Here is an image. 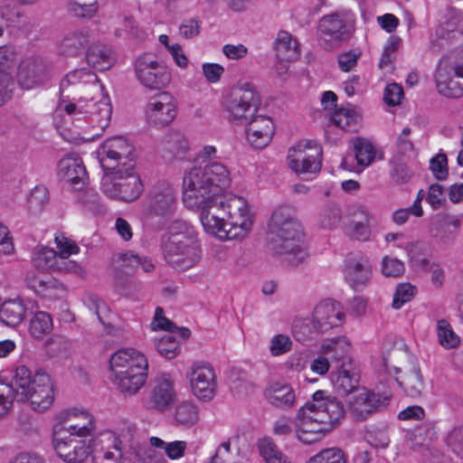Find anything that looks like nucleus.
Wrapping results in <instances>:
<instances>
[{
	"label": "nucleus",
	"mask_w": 463,
	"mask_h": 463,
	"mask_svg": "<svg viewBox=\"0 0 463 463\" xmlns=\"http://www.w3.org/2000/svg\"><path fill=\"white\" fill-rule=\"evenodd\" d=\"M190 382L194 394L200 400L210 401L215 394V374L209 365H196L192 368Z\"/></svg>",
	"instance_id": "obj_21"
},
{
	"label": "nucleus",
	"mask_w": 463,
	"mask_h": 463,
	"mask_svg": "<svg viewBox=\"0 0 463 463\" xmlns=\"http://www.w3.org/2000/svg\"><path fill=\"white\" fill-rule=\"evenodd\" d=\"M331 383L335 392L340 396H347L354 391H360V373L354 364H346L345 367L331 373Z\"/></svg>",
	"instance_id": "obj_24"
},
{
	"label": "nucleus",
	"mask_w": 463,
	"mask_h": 463,
	"mask_svg": "<svg viewBox=\"0 0 463 463\" xmlns=\"http://www.w3.org/2000/svg\"><path fill=\"white\" fill-rule=\"evenodd\" d=\"M463 223V214L438 213L431 222L430 232L432 238L443 245L452 244Z\"/></svg>",
	"instance_id": "obj_19"
},
{
	"label": "nucleus",
	"mask_w": 463,
	"mask_h": 463,
	"mask_svg": "<svg viewBox=\"0 0 463 463\" xmlns=\"http://www.w3.org/2000/svg\"><path fill=\"white\" fill-rule=\"evenodd\" d=\"M355 14L350 9H339L322 16L317 24V40L326 51L338 49L354 34Z\"/></svg>",
	"instance_id": "obj_8"
},
{
	"label": "nucleus",
	"mask_w": 463,
	"mask_h": 463,
	"mask_svg": "<svg viewBox=\"0 0 463 463\" xmlns=\"http://www.w3.org/2000/svg\"><path fill=\"white\" fill-rule=\"evenodd\" d=\"M175 399L173 381L168 374L156 379L150 394V403L154 409L165 412Z\"/></svg>",
	"instance_id": "obj_28"
},
{
	"label": "nucleus",
	"mask_w": 463,
	"mask_h": 463,
	"mask_svg": "<svg viewBox=\"0 0 463 463\" xmlns=\"http://www.w3.org/2000/svg\"><path fill=\"white\" fill-rule=\"evenodd\" d=\"M427 202L430 206L437 210L446 202L444 196V187L439 184H433L430 186Z\"/></svg>",
	"instance_id": "obj_64"
},
{
	"label": "nucleus",
	"mask_w": 463,
	"mask_h": 463,
	"mask_svg": "<svg viewBox=\"0 0 463 463\" xmlns=\"http://www.w3.org/2000/svg\"><path fill=\"white\" fill-rule=\"evenodd\" d=\"M225 207L227 216H232L234 218L240 213H243V215L250 214L247 202L240 196H234L225 200Z\"/></svg>",
	"instance_id": "obj_59"
},
{
	"label": "nucleus",
	"mask_w": 463,
	"mask_h": 463,
	"mask_svg": "<svg viewBox=\"0 0 463 463\" xmlns=\"http://www.w3.org/2000/svg\"><path fill=\"white\" fill-rule=\"evenodd\" d=\"M264 395L272 406L280 410L290 409L296 402L295 392L288 383H273L266 388Z\"/></svg>",
	"instance_id": "obj_33"
},
{
	"label": "nucleus",
	"mask_w": 463,
	"mask_h": 463,
	"mask_svg": "<svg viewBox=\"0 0 463 463\" xmlns=\"http://www.w3.org/2000/svg\"><path fill=\"white\" fill-rule=\"evenodd\" d=\"M59 253L49 248H41L34 252L33 262L35 268L43 271H54Z\"/></svg>",
	"instance_id": "obj_47"
},
{
	"label": "nucleus",
	"mask_w": 463,
	"mask_h": 463,
	"mask_svg": "<svg viewBox=\"0 0 463 463\" xmlns=\"http://www.w3.org/2000/svg\"><path fill=\"white\" fill-rule=\"evenodd\" d=\"M189 145L184 135L176 130L167 132L161 141L162 156L165 161L182 160L188 152Z\"/></svg>",
	"instance_id": "obj_30"
},
{
	"label": "nucleus",
	"mask_w": 463,
	"mask_h": 463,
	"mask_svg": "<svg viewBox=\"0 0 463 463\" xmlns=\"http://www.w3.org/2000/svg\"><path fill=\"white\" fill-rule=\"evenodd\" d=\"M63 424L53 426V447L57 455L66 463H82L94 450L96 439H87L94 430L93 417L89 412H81L87 422L83 424H69L71 417Z\"/></svg>",
	"instance_id": "obj_3"
},
{
	"label": "nucleus",
	"mask_w": 463,
	"mask_h": 463,
	"mask_svg": "<svg viewBox=\"0 0 463 463\" xmlns=\"http://www.w3.org/2000/svg\"><path fill=\"white\" fill-rule=\"evenodd\" d=\"M157 352L167 359H173L179 354V343L172 335H167L155 341Z\"/></svg>",
	"instance_id": "obj_50"
},
{
	"label": "nucleus",
	"mask_w": 463,
	"mask_h": 463,
	"mask_svg": "<svg viewBox=\"0 0 463 463\" xmlns=\"http://www.w3.org/2000/svg\"><path fill=\"white\" fill-rule=\"evenodd\" d=\"M147 366H137L126 371V373L113 376V382L118 389L128 395H133L144 385L147 377Z\"/></svg>",
	"instance_id": "obj_32"
},
{
	"label": "nucleus",
	"mask_w": 463,
	"mask_h": 463,
	"mask_svg": "<svg viewBox=\"0 0 463 463\" xmlns=\"http://www.w3.org/2000/svg\"><path fill=\"white\" fill-rule=\"evenodd\" d=\"M17 61V54L14 47H0V73H10Z\"/></svg>",
	"instance_id": "obj_58"
},
{
	"label": "nucleus",
	"mask_w": 463,
	"mask_h": 463,
	"mask_svg": "<svg viewBox=\"0 0 463 463\" xmlns=\"http://www.w3.org/2000/svg\"><path fill=\"white\" fill-rule=\"evenodd\" d=\"M398 383L411 396L415 397L421 394L424 389L423 377L419 368L414 367L408 373L403 381L397 379Z\"/></svg>",
	"instance_id": "obj_48"
},
{
	"label": "nucleus",
	"mask_w": 463,
	"mask_h": 463,
	"mask_svg": "<svg viewBox=\"0 0 463 463\" xmlns=\"http://www.w3.org/2000/svg\"><path fill=\"white\" fill-rule=\"evenodd\" d=\"M148 363L143 354L133 348H123L115 352L109 360V367L115 375L126 373V371L137 366H147Z\"/></svg>",
	"instance_id": "obj_26"
},
{
	"label": "nucleus",
	"mask_w": 463,
	"mask_h": 463,
	"mask_svg": "<svg viewBox=\"0 0 463 463\" xmlns=\"http://www.w3.org/2000/svg\"><path fill=\"white\" fill-rule=\"evenodd\" d=\"M438 92L449 99L463 96V63L439 64L435 73Z\"/></svg>",
	"instance_id": "obj_16"
},
{
	"label": "nucleus",
	"mask_w": 463,
	"mask_h": 463,
	"mask_svg": "<svg viewBox=\"0 0 463 463\" xmlns=\"http://www.w3.org/2000/svg\"><path fill=\"white\" fill-rule=\"evenodd\" d=\"M66 113L67 121H80L82 118L88 121L93 127H97L100 131H104L109 125L112 109L106 99L99 101L89 100L84 106H77L73 103L59 104L55 110V115Z\"/></svg>",
	"instance_id": "obj_12"
},
{
	"label": "nucleus",
	"mask_w": 463,
	"mask_h": 463,
	"mask_svg": "<svg viewBox=\"0 0 463 463\" xmlns=\"http://www.w3.org/2000/svg\"><path fill=\"white\" fill-rule=\"evenodd\" d=\"M345 315L340 303L326 299L318 303L310 318L296 322L293 327L295 338L301 343L313 338V335L325 334L344 323Z\"/></svg>",
	"instance_id": "obj_7"
},
{
	"label": "nucleus",
	"mask_w": 463,
	"mask_h": 463,
	"mask_svg": "<svg viewBox=\"0 0 463 463\" xmlns=\"http://www.w3.org/2000/svg\"><path fill=\"white\" fill-rule=\"evenodd\" d=\"M416 292V288L410 283H401L397 286L393 295L392 307L400 309L405 303L410 302Z\"/></svg>",
	"instance_id": "obj_56"
},
{
	"label": "nucleus",
	"mask_w": 463,
	"mask_h": 463,
	"mask_svg": "<svg viewBox=\"0 0 463 463\" xmlns=\"http://www.w3.org/2000/svg\"><path fill=\"white\" fill-rule=\"evenodd\" d=\"M432 431L427 426L415 428L408 433V440L411 442L410 447L413 450H418L423 447H427L432 439Z\"/></svg>",
	"instance_id": "obj_51"
},
{
	"label": "nucleus",
	"mask_w": 463,
	"mask_h": 463,
	"mask_svg": "<svg viewBox=\"0 0 463 463\" xmlns=\"http://www.w3.org/2000/svg\"><path fill=\"white\" fill-rule=\"evenodd\" d=\"M86 304L90 312L97 317L99 322L105 323L106 313L109 311L108 306L96 296H89Z\"/></svg>",
	"instance_id": "obj_62"
},
{
	"label": "nucleus",
	"mask_w": 463,
	"mask_h": 463,
	"mask_svg": "<svg viewBox=\"0 0 463 463\" xmlns=\"http://www.w3.org/2000/svg\"><path fill=\"white\" fill-rule=\"evenodd\" d=\"M437 335L439 344L445 349L456 348L460 343L459 336L446 319H439L437 322Z\"/></svg>",
	"instance_id": "obj_46"
},
{
	"label": "nucleus",
	"mask_w": 463,
	"mask_h": 463,
	"mask_svg": "<svg viewBox=\"0 0 463 463\" xmlns=\"http://www.w3.org/2000/svg\"><path fill=\"white\" fill-rule=\"evenodd\" d=\"M94 32L89 27L73 30L63 37L59 52L65 56H78L94 41Z\"/></svg>",
	"instance_id": "obj_25"
},
{
	"label": "nucleus",
	"mask_w": 463,
	"mask_h": 463,
	"mask_svg": "<svg viewBox=\"0 0 463 463\" xmlns=\"http://www.w3.org/2000/svg\"><path fill=\"white\" fill-rule=\"evenodd\" d=\"M153 330H165L168 333H176L182 339L190 337L191 331L187 327H177L171 320L165 317L164 309L157 307L155 312L154 320L151 324Z\"/></svg>",
	"instance_id": "obj_41"
},
{
	"label": "nucleus",
	"mask_w": 463,
	"mask_h": 463,
	"mask_svg": "<svg viewBox=\"0 0 463 463\" xmlns=\"http://www.w3.org/2000/svg\"><path fill=\"white\" fill-rule=\"evenodd\" d=\"M349 351L350 343L345 336L333 338L321 346V352L329 358L335 369L345 367L346 364H353Z\"/></svg>",
	"instance_id": "obj_29"
},
{
	"label": "nucleus",
	"mask_w": 463,
	"mask_h": 463,
	"mask_svg": "<svg viewBox=\"0 0 463 463\" xmlns=\"http://www.w3.org/2000/svg\"><path fill=\"white\" fill-rule=\"evenodd\" d=\"M260 452L267 463H288L285 456L269 439H264L259 445Z\"/></svg>",
	"instance_id": "obj_49"
},
{
	"label": "nucleus",
	"mask_w": 463,
	"mask_h": 463,
	"mask_svg": "<svg viewBox=\"0 0 463 463\" xmlns=\"http://www.w3.org/2000/svg\"><path fill=\"white\" fill-rule=\"evenodd\" d=\"M372 268L368 260L364 258L349 259L346 261L345 279L348 284L355 290L364 288L371 279Z\"/></svg>",
	"instance_id": "obj_31"
},
{
	"label": "nucleus",
	"mask_w": 463,
	"mask_h": 463,
	"mask_svg": "<svg viewBox=\"0 0 463 463\" xmlns=\"http://www.w3.org/2000/svg\"><path fill=\"white\" fill-rule=\"evenodd\" d=\"M52 319L43 311L37 312L30 320L29 332L33 338H43L52 330Z\"/></svg>",
	"instance_id": "obj_43"
},
{
	"label": "nucleus",
	"mask_w": 463,
	"mask_h": 463,
	"mask_svg": "<svg viewBox=\"0 0 463 463\" xmlns=\"http://www.w3.org/2000/svg\"><path fill=\"white\" fill-rule=\"evenodd\" d=\"M175 195L174 189L168 184H158L149 193L146 200L147 217L170 216L175 209Z\"/></svg>",
	"instance_id": "obj_18"
},
{
	"label": "nucleus",
	"mask_w": 463,
	"mask_h": 463,
	"mask_svg": "<svg viewBox=\"0 0 463 463\" xmlns=\"http://www.w3.org/2000/svg\"><path fill=\"white\" fill-rule=\"evenodd\" d=\"M9 399L20 402L30 401L35 411L48 409L53 402V388L49 374L37 372L33 374L25 365L15 367L8 386Z\"/></svg>",
	"instance_id": "obj_5"
},
{
	"label": "nucleus",
	"mask_w": 463,
	"mask_h": 463,
	"mask_svg": "<svg viewBox=\"0 0 463 463\" xmlns=\"http://www.w3.org/2000/svg\"><path fill=\"white\" fill-rule=\"evenodd\" d=\"M98 8V0H71L70 3V11L81 18L92 17Z\"/></svg>",
	"instance_id": "obj_52"
},
{
	"label": "nucleus",
	"mask_w": 463,
	"mask_h": 463,
	"mask_svg": "<svg viewBox=\"0 0 463 463\" xmlns=\"http://www.w3.org/2000/svg\"><path fill=\"white\" fill-rule=\"evenodd\" d=\"M135 74L139 83L151 90H161L171 81L168 69L152 53L139 55L134 63Z\"/></svg>",
	"instance_id": "obj_14"
},
{
	"label": "nucleus",
	"mask_w": 463,
	"mask_h": 463,
	"mask_svg": "<svg viewBox=\"0 0 463 463\" xmlns=\"http://www.w3.org/2000/svg\"><path fill=\"white\" fill-rule=\"evenodd\" d=\"M405 271L402 261L396 258L385 256L382 260V272L385 277L398 278Z\"/></svg>",
	"instance_id": "obj_57"
},
{
	"label": "nucleus",
	"mask_w": 463,
	"mask_h": 463,
	"mask_svg": "<svg viewBox=\"0 0 463 463\" xmlns=\"http://www.w3.org/2000/svg\"><path fill=\"white\" fill-rule=\"evenodd\" d=\"M344 404L326 391H317L312 401L302 406L297 415V437L304 444L320 440L345 417Z\"/></svg>",
	"instance_id": "obj_1"
},
{
	"label": "nucleus",
	"mask_w": 463,
	"mask_h": 463,
	"mask_svg": "<svg viewBox=\"0 0 463 463\" xmlns=\"http://www.w3.org/2000/svg\"><path fill=\"white\" fill-rule=\"evenodd\" d=\"M276 54L280 62H289L298 59L299 46L296 39L290 33L280 31L274 43Z\"/></svg>",
	"instance_id": "obj_36"
},
{
	"label": "nucleus",
	"mask_w": 463,
	"mask_h": 463,
	"mask_svg": "<svg viewBox=\"0 0 463 463\" xmlns=\"http://www.w3.org/2000/svg\"><path fill=\"white\" fill-rule=\"evenodd\" d=\"M134 163L124 162V168L109 171L102 179L104 193L124 202L137 200L143 192V184L134 172Z\"/></svg>",
	"instance_id": "obj_10"
},
{
	"label": "nucleus",
	"mask_w": 463,
	"mask_h": 463,
	"mask_svg": "<svg viewBox=\"0 0 463 463\" xmlns=\"http://www.w3.org/2000/svg\"><path fill=\"white\" fill-rule=\"evenodd\" d=\"M268 248L289 266L298 267L308 257L301 224L288 207L277 209L269 223Z\"/></svg>",
	"instance_id": "obj_2"
},
{
	"label": "nucleus",
	"mask_w": 463,
	"mask_h": 463,
	"mask_svg": "<svg viewBox=\"0 0 463 463\" xmlns=\"http://www.w3.org/2000/svg\"><path fill=\"white\" fill-rule=\"evenodd\" d=\"M252 222L250 214L240 213L236 217L227 216L220 232L219 240H234L243 238L250 230Z\"/></svg>",
	"instance_id": "obj_34"
},
{
	"label": "nucleus",
	"mask_w": 463,
	"mask_h": 463,
	"mask_svg": "<svg viewBox=\"0 0 463 463\" xmlns=\"http://www.w3.org/2000/svg\"><path fill=\"white\" fill-rule=\"evenodd\" d=\"M97 157L106 175L123 167V163H134L135 147L123 137L107 139L98 149Z\"/></svg>",
	"instance_id": "obj_13"
},
{
	"label": "nucleus",
	"mask_w": 463,
	"mask_h": 463,
	"mask_svg": "<svg viewBox=\"0 0 463 463\" xmlns=\"http://www.w3.org/2000/svg\"><path fill=\"white\" fill-rule=\"evenodd\" d=\"M230 184L231 174L224 164L213 160L203 161L184 173L183 194L189 192L196 194H224Z\"/></svg>",
	"instance_id": "obj_6"
},
{
	"label": "nucleus",
	"mask_w": 463,
	"mask_h": 463,
	"mask_svg": "<svg viewBox=\"0 0 463 463\" xmlns=\"http://www.w3.org/2000/svg\"><path fill=\"white\" fill-rule=\"evenodd\" d=\"M389 400L386 395L362 388L349 402L348 406L354 419L362 421L377 411L385 408Z\"/></svg>",
	"instance_id": "obj_17"
},
{
	"label": "nucleus",
	"mask_w": 463,
	"mask_h": 463,
	"mask_svg": "<svg viewBox=\"0 0 463 463\" xmlns=\"http://www.w3.org/2000/svg\"><path fill=\"white\" fill-rule=\"evenodd\" d=\"M98 81L97 75L88 69H78L69 72L61 81V91L63 92L71 85L80 83L95 84Z\"/></svg>",
	"instance_id": "obj_44"
},
{
	"label": "nucleus",
	"mask_w": 463,
	"mask_h": 463,
	"mask_svg": "<svg viewBox=\"0 0 463 463\" xmlns=\"http://www.w3.org/2000/svg\"><path fill=\"white\" fill-rule=\"evenodd\" d=\"M406 250L411 266L416 269L427 271L431 261L430 245L423 241L411 242L407 245Z\"/></svg>",
	"instance_id": "obj_38"
},
{
	"label": "nucleus",
	"mask_w": 463,
	"mask_h": 463,
	"mask_svg": "<svg viewBox=\"0 0 463 463\" xmlns=\"http://www.w3.org/2000/svg\"><path fill=\"white\" fill-rule=\"evenodd\" d=\"M17 77L18 83L24 89L41 86L49 80L47 64L42 59H27L20 64Z\"/></svg>",
	"instance_id": "obj_20"
},
{
	"label": "nucleus",
	"mask_w": 463,
	"mask_h": 463,
	"mask_svg": "<svg viewBox=\"0 0 463 463\" xmlns=\"http://www.w3.org/2000/svg\"><path fill=\"white\" fill-rule=\"evenodd\" d=\"M360 213L364 217L363 221L352 222L349 225L348 235L351 239L359 241H367L371 237L370 222L373 217V214L364 208H361Z\"/></svg>",
	"instance_id": "obj_42"
},
{
	"label": "nucleus",
	"mask_w": 463,
	"mask_h": 463,
	"mask_svg": "<svg viewBox=\"0 0 463 463\" xmlns=\"http://www.w3.org/2000/svg\"><path fill=\"white\" fill-rule=\"evenodd\" d=\"M430 169L438 180H445L448 177V160L445 154H438L430 159Z\"/></svg>",
	"instance_id": "obj_60"
},
{
	"label": "nucleus",
	"mask_w": 463,
	"mask_h": 463,
	"mask_svg": "<svg viewBox=\"0 0 463 463\" xmlns=\"http://www.w3.org/2000/svg\"><path fill=\"white\" fill-rule=\"evenodd\" d=\"M342 219L341 210L335 203H328L321 212L320 224L326 229L338 226Z\"/></svg>",
	"instance_id": "obj_54"
},
{
	"label": "nucleus",
	"mask_w": 463,
	"mask_h": 463,
	"mask_svg": "<svg viewBox=\"0 0 463 463\" xmlns=\"http://www.w3.org/2000/svg\"><path fill=\"white\" fill-rule=\"evenodd\" d=\"M26 307L21 300L5 301L0 306V321L11 327L18 326L25 317Z\"/></svg>",
	"instance_id": "obj_39"
},
{
	"label": "nucleus",
	"mask_w": 463,
	"mask_h": 463,
	"mask_svg": "<svg viewBox=\"0 0 463 463\" xmlns=\"http://www.w3.org/2000/svg\"><path fill=\"white\" fill-rule=\"evenodd\" d=\"M58 176L74 190H81L88 179L86 168L80 157L61 158L58 163Z\"/></svg>",
	"instance_id": "obj_23"
},
{
	"label": "nucleus",
	"mask_w": 463,
	"mask_h": 463,
	"mask_svg": "<svg viewBox=\"0 0 463 463\" xmlns=\"http://www.w3.org/2000/svg\"><path fill=\"white\" fill-rule=\"evenodd\" d=\"M307 463H346V459L342 449L329 448L311 457Z\"/></svg>",
	"instance_id": "obj_53"
},
{
	"label": "nucleus",
	"mask_w": 463,
	"mask_h": 463,
	"mask_svg": "<svg viewBox=\"0 0 463 463\" xmlns=\"http://www.w3.org/2000/svg\"><path fill=\"white\" fill-rule=\"evenodd\" d=\"M332 122L343 130L351 131L356 127L354 112L347 109H336L331 118Z\"/></svg>",
	"instance_id": "obj_55"
},
{
	"label": "nucleus",
	"mask_w": 463,
	"mask_h": 463,
	"mask_svg": "<svg viewBox=\"0 0 463 463\" xmlns=\"http://www.w3.org/2000/svg\"><path fill=\"white\" fill-rule=\"evenodd\" d=\"M86 60L89 65L99 71L110 68L113 62L110 48L99 43H93L89 47Z\"/></svg>",
	"instance_id": "obj_40"
},
{
	"label": "nucleus",
	"mask_w": 463,
	"mask_h": 463,
	"mask_svg": "<svg viewBox=\"0 0 463 463\" xmlns=\"http://www.w3.org/2000/svg\"><path fill=\"white\" fill-rule=\"evenodd\" d=\"M260 103V96L253 84L239 82L226 96L223 106L230 121L243 124L255 115Z\"/></svg>",
	"instance_id": "obj_11"
},
{
	"label": "nucleus",
	"mask_w": 463,
	"mask_h": 463,
	"mask_svg": "<svg viewBox=\"0 0 463 463\" xmlns=\"http://www.w3.org/2000/svg\"><path fill=\"white\" fill-rule=\"evenodd\" d=\"M164 260L174 269L185 271L201 260V249L194 231L184 221H174L162 238Z\"/></svg>",
	"instance_id": "obj_4"
},
{
	"label": "nucleus",
	"mask_w": 463,
	"mask_h": 463,
	"mask_svg": "<svg viewBox=\"0 0 463 463\" xmlns=\"http://www.w3.org/2000/svg\"><path fill=\"white\" fill-rule=\"evenodd\" d=\"M67 343L61 336H53L45 342V351L50 357H57L66 351Z\"/></svg>",
	"instance_id": "obj_63"
},
{
	"label": "nucleus",
	"mask_w": 463,
	"mask_h": 463,
	"mask_svg": "<svg viewBox=\"0 0 463 463\" xmlns=\"http://www.w3.org/2000/svg\"><path fill=\"white\" fill-rule=\"evenodd\" d=\"M354 149L357 164L362 166H368L375 158V147L366 138L357 137L354 141Z\"/></svg>",
	"instance_id": "obj_45"
},
{
	"label": "nucleus",
	"mask_w": 463,
	"mask_h": 463,
	"mask_svg": "<svg viewBox=\"0 0 463 463\" xmlns=\"http://www.w3.org/2000/svg\"><path fill=\"white\" fill-rule=\"evenodd\" d=\"M292 347V341L288 335H277L270 341L269 351L272 355H281L288 351Z\"/></svg>",
	"instance_id": "obj_61"
},
{
	"label": "nucleus",
	"mask_w": 463,
	"mask_h": 463,
	"mask_svg": "<svg viewBox=\"0 0 463 463\" xmlns=\"http://www.w3.org/2000/svg\"><path fill=\"white\" fill-rule=\"evenodd\" d=\"M247 125V138L250 145L258 149L265 147L270 142L274 134V124L270 118L266 116H256L250 118Z\"/></svg>",
	"instance_id": "obj_22"
},
{
	"label": "nucleus",
	"mask_w": 463,
	"mask_h": 463,
	"mask_svg": "<svg viewBox=\"0 0 463 463\" xmlns=\"http://www.w3.org/2000/svg\"><path fill=\"white\" fill-rule=\"evenodd\" d=\"M187 208L200 212V221L204 231L219 238L226 215L225 195L213 194H196L194 192L183 194Z\"/></svg>",
	"instance_id": "obj_9"
},
{
	"label": "nucleus",
	"mask_w": 463,
	"mask_h": 463,
	"mask_svg": "<svg viewBox=\"0 0 463 463\" xmlns=\"http://www.w3.org/2000/svg\"><path fill=\"white\" fill-rule=\"evenodd\" d=\"M174 425L180 428H191L199 421V409L192 402L178 403L172 413Z\"/></svg>",
	"instance_id": "obj_37"
},
{
	"label": "nucleus",
	"mask_w": 463,
	"mask_h": 463,
	"mask_svg": "<svg viewBox=\"0 0 463 463\" xmlns=\"http://www.w3.org/2000/svg\"><path fill=\"white\" fill-rule=\"evenodd\" d=\"M177 108V100L170 92L160 91L150 97L146 105V121L155 127H165L176 118Z\"/></svg>",
	"instance_id": "obj_15"
},
{
	"label": "nucleus",
	"mask_w": 463,
	"mask_h": 463,
	"mask_svg": "<svg viewBox=\"0 0 463 463\" xmlns=\"http://www.w3.org/2000/svg\"><path fill=\"white\" fill-rule=\"evenodd\" d=\"M322 148L314 140H303L298 145L291 147L288 155V165H296L295 164L303 161V159L309 160L314 164V158H321Z\"/></svg>",
	"instance_id": "obj_35"
},
{
	"label": "nucleus",
	"mask_w": 463,
	"mask_h": 463,
	"mask_svg": "<svg viewBox=\"0 0 463 463\" xmlns=\"http://www.w3.org/2000/svg\"><path fill=\"white\" fill-rule=\"evenodd\" d=\"M55 243L59 250V258L54 271L81 275L82 268L76 261L69 260L70 255L79 251L77 244L63 235H57Z\"/></svg>",
	"instance_id": "obj_27"
}]
</instances>
